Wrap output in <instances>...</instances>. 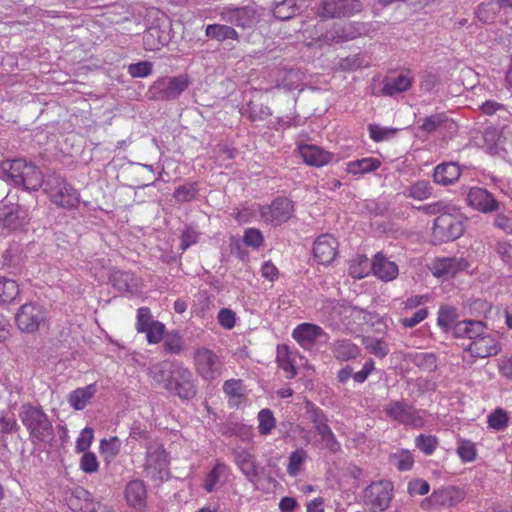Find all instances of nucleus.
Masks as SVG:
<instances>
[{"instance_id":"9","label":"nucleus","mask_w":512,"mask_h":512,"mask_svg":"<svg viewBox=\"0 0 512 512\" xmlns=\"http://www.w3.org/2000/svg\"><path fill=\"white\" fill-rule=\"evenodd\" d=\"M46 310L38 303L31 302L23 304L16 316L17 327L26 333H34L46 321Z\"/></svg>"},{"instance_id":"54","label":"nucleus","mask_w":512,"mask_h":512,"mask_svg":"<svg viewBox=\"0 0 512 512\" xmlns=\"http://www.w3.org/2000/svg\"><path fill=\"white\" fill-rule=\"evenodd\" d=\"M99 448L104 458L106 460H111L120 452V440L117 437L102 439Z\"/></svg>"},{"instance_id":"51","label":"nucleus","mask_w":512,"mask_h":512,"mask_svg":"<svg viewBox=\"0 0 512 512\" xmlns=\"http://www.w3.org/2000/svg\"><path fill=\"white\" fill-rule=\"evenodd\" d=\"M198 187L196 183H186L176 188L173 197L177 202H190L196 199Z\"/></svg>"},{"instance_id":"40","label":"nucleus","mask_w":512,"mask_h":512,"mask_svg":"<svg viewBox=\"0 0 512 512\" xmlns=\"http://www.w3.org/2000/svg\"><path fill=\"white\" fill-rule=\"evenodd\" d=\"M433 193V186L426 180H418L407 189V195L415 200L423 201Z\"/></svg>"},{"instance_id":"6","label":"nucleus","mask_w":512,"mask_h":512,"mask_svg":"<svg viewBox=\"0 0 512 512\" xmlns=\"http://www.w3.org/2000/svg\"><path fill=\"white\" fill-rule=\"evenodd\" d=\"M169 459L163 446L153 443L147 447L144 473L154 481L163 482L169 477Z\"/></svg>"},{"instance_id":"25","label":"nucleus","mask_w":512,"mask_h":512,"mask_svg":"<svg viewBox=\"0 0 512 512\" xmlns=\"http://www.w3.org/2000/svg\"><path fill=\"white\" fill-rule=\"evenodd\" d=\"M465 498V492L455 486L446 487L438 491H434L430 500L435 505L439 506H455Z\"/></svg>"},{"instance_id":"7","label":"nucleus","mask_w":512,"mask_h":512,"mask_svg":"<svg viewBox=\"0 0 512 512\" xmlns=\"http://www.w3.org/2000/svg\"><path fill=\"white\" fill-rule=\"evenodd\" d=\"M193 360L197 374L206 381L217 379L224 369V363L220 356L207 347L197 348Z\"/></svg>"},{"instance_id":"36","label":"nucleus","mask_w":512,"mask_h":512,"mask_svg":"<svg viewBox=\"0 0 512 512\" xmlns=\"http://www.w3.org/2000/svg\"><path fill=\"white\" fill-rule=\"evenodd\" d=\"M26 164L23 159L5 160L1 163V170L8 180L17 185Z\"/></svg>"},{"instance_id":"64","label":"nucleus","mask_w":512,"mask_h":512,"mask_svg":"<svg viewBox=\"0 0 512 512\" xmlns=\"http://www.w3.org/2000/svg\"><path fill=\"white\" fill-rule=\"evenodd\" d=\"M80 468L85 473H95L99 468L96 455L93 452H84L80 459Z\"/></svg>"},{"instance_id":"46","label":"nucleus","mask_w":512,"mask_h":512,"mask_svg":"<svg viewBox=\"0 0 512 512\" xmlns=\"http://www.w3.org/2000/svg\"><path fill=\"white\" fill-rule=\"evenodd\" d=\"M307 458L308 455L304 449L300 448L293 451L288 457L287 473L292 477H296Z\"/></svg>"},{"instance_id":"32","label":"nucleus","mask_w":512,"mask_h":512,"mask_svg":"<svg viewBox=\"0 0 512 512\" xmlns=\"http://www.w3.org/2000/svg\"><path fill=\"white\" fill-rule=\"evenodd\" d=\"M205 35L209 39L224 42L225 40H235L238 41L240 39L239 33L233 26L226 24H209L205 28Z\"/></svg>"},{"instance_id":"45","label":"nucleus","mask_w":512,"mask_h":512,"mask_svg":"<svg viewBox=\"0 0 512 512\" xmlns=\"http://www.w3.org/2000/svg\"><path fill=\"white\" fill-rule=\"evenodd\" d=\"M365 349L378 358H384L389 353V346L383 340L376 337H365L363 339Z\"/></svg>"},{"instance_id":"2","label":"nucleus","mask_w":512,"mask_h":512,"mask_svg":"<svg viewBox=\"0 0 512 512\" xmlns=\"http://www.w3.org/2000/svg\"><path fill=\"white\" fill-rule=\"evenodd\" d=\"M44 192L50 201L60 208L72 210L79 206V193L65 178L58 174L48 175Z\"/></svg>"},{"instance_id":"10","label":"nucleus","mask_w":512,"mask_h":512,"mask_svg":"<svg viewBox=\"0 0 512 512\" xmlns=\"http://www.w3.org/2000/svg\"><path fill=\"white\" fill-rule=\"evenodd\" d=\"M393 498V484L387 480H380L371 483L363 492V499L366 505L373 511H385Z\"/></svg>"},{"instance_id":"11","label":"nucleus","mask_w":512,"mask_h":512,"mask_svg":"<svg viewBox=\"0 0 512 512\" xmlns=\"http://www.w3.org/2000/svg\"><path fill=\"white\" fill-rule=\"evenodd\" d=\"M257 210L265 223L278 226L290 219L293 214V204L287 198L278 197L270 205H257Z\"/></svg>"},{"instance_id":"8","label":"nucleus","mask_w":512,"mask_h":512,"mask_svg":"<svg viewBox=\"0 0 512 512\" xmlns=\"http://www.w3.org/2000/svg\"><path fill=\"white\" fill-rule=\"evenodd\" d=\"M166 391L181 399H192L197 393V387L190 369L179 363L175 367L171 381L167 383Z\"/></svg>"},{"instance_id":"21","label":"nucleus","mask_w":512,"mask_h":512,"mask_svg":"<svg viewBox=\"0 0 512 512\" xmlns=\"http://www.w3.org/2000/svg\"><path fill=\"white\" fill-rule=\"evenodd\" d=\"M170 34L167 27L160 25L150 26L143 34V45L147 51H156L167 45Z\"/></svg>"},{"instance_id":"12","label":"nucleus","mask_w":512,"mask_h":512,"mask_svg":"<svg viewBox=\"0 0 512 512\" xmlns=\"http://www.w3.org/2000/svg\"><path fill=\"white\" fill-rule=\"evenodd\" d=\"M219 16L221 21L242 29L253 28L259 20L257 10L252 5L225 7L220 11Z\"/></svg>"},{"instance_id":"28","label":"nucleus","mask_w":512,"mask_h":512,"mask_svg":"<svg viewBox=\"0 0 512 512\" xmlns=\"http://www.w3.org/2000/svg\"><path fill=\"white\" fill-rule=\"evenodd\" d=\"M461 175V169L454 162L442 163L435 167L433 180L436 184L447 186L456 182Z\"/></svg>"},{"instance_id":"63","label":"nucleus","mask_w":512,"mask_h":512,"mask_svg":"<svg viewBox=\"0 0 512 512\" xmlns=\"http://www.w3.org/2000/svg\"><path fill=\"white\" fill-rule=\"evenodd\" d=\"M495 251L504 264L512 267V244L506 240H499L495 245Z\"/></svg>"},{"instance_id":"47","label":"nucleus","mask_w":512,"mask_h":512,"mask_svg":"<svg viewBox=\"0 0 512 512\" xmlns=\"http://www.w3.org/2000/svg\"><path fill=\"white\" fill-rule=\"evenodd\" d=\"M19 293V288L14 280L0 276V303L13 301Z\"/></svg>"},{"instance_id":"59","label":"nucleus","mask_w":512,"mask_h":512,"mask_svg":"<svg viewBox=\"0 0 512 512\" xmlns=\"http://www.w3.org/2000/svg\"><path fill=\"white\" fill-rule=\"evenodd\" d=\"M488 424L496 431H502L508 426V415L502 409H496L488 416Z\"/></svg>"},{"instance_id":"19","label":"nucleus","mask_w":512,"mask_h":512,"mask_svg":"<svg viewBox=\"0 0 512 512\" xmlns=\"http://www.w3.org/2000/svg\"><path fill=\"white\" fill-rule=\"evenodd\" d=\"M467 350L473 357L486 358L498 354L501 347L492 334L485 332L479 338L471 341Z\"/></svg>"},{"instance_id":"58","label":"nucleus","mask_w":512,"mask_h":512,"mask_svg":"<svg viewBox=\"0 0 512 512\" xmlns=\"http://www.w3.org/2000/svg\"><path fill=\"white\" fill-rule=\"evenodd\" d=\"M264 243V237L260 230L248 228L244 231L243 244L253 249H259Z\"/></svg>"},{"instance_id":"35","label":"nucleus","mask_w":512,"mask_h":512,"mask_svg":"<svg viewBox=\"0 0 512 512\" xmlns=\"http://www.w3.org/2000/svg\"><path fill=\"white\" fill-rule=\"evenodd\" d=\"M499 12L497 0H485L477 6L475 15L483 24H492L496 21Z\"/></svg>"},{"instance_id":"33","label":"nucleus","mask_w":512,"mask_h":512,"mask_svg":"<svg viewBox=\"0 0 512 512\" xmlns=\"http://www.w3.org/2000/svg\"><path fill=\"white\" fill-rule=\"evenodd\" d=\"M333 356L340 361L355 359L360 354L359 347L348 339L335 341L331 346Z\"/></svg>"},{"instance_id":"53","label":"nucleus","mask_w":512,"mask_h":512,"mask_svg":"<svg viewBox=\"0 0 512 512\" xmlns=\"http://www.w3.org/2000/svg\"><path fill=\"white\" fill-rule=\"evenodd\" d=\"M304 408L309 421L313 424V427L323 424L324 422H328V418L325 412L316 406L313 402L305 401Z\"/></svg>"},{"instance_id":"22","label":"nucleus","mask_w":512,"mask_h":512,"mask_svg":"<svg viewBox=\"0 0 512 512\" xmlns=\"http://www.w3.org/2000/svg\"><path fill=\"white\" fill-rule=\"evenodd\" d=\"M27 221V214L19 207L3 206L0 208V228L8 231L16 230Z\"/></svg>"},{"instance_id":"38","label":"nucleus","mask_w":512,"mask_h":512,"mask_svg":"<svg viewBox=\"0 0 512 512\" xmlns=\"http://www.w3.org/2000/svg\"><path fill=\"white\" fill-rule=\"evenodd\" d=\"M407 359L417 367L425 371H433L437 367V359L433 353L415 352L410 353Z\"/></svg>"},{"instance_id":"41","label":"nucleus","mask_w":512,"mask_h":512,"mask_svg":"<svg viewBox=\"0 0 512 512\" xmlns=\"http://www.w3.org/2000/svg\"><path fill=\"white\" fill-rule=\"evenodd\" d=\"M20 430L15 414L7 411H0V436L12 435Z\"/></svg>"},{"instance_id":"17","label":"nucleus","mask_w":512,"mask_h":512,"mask_svg":"<svg viewBox=\"0 0 512 512\" xmlns=\"http://www.w3.org/2000/svg\"><path fill=\"white\" fill-rule=\"evenodd\" d=\"M297 151L305 164L317 168L331 163L335 157L333 153L314 144H300Z\"/></svg>"},{"instance_id":"39","label":"nucleus","mask_w":512,"mask_h":512,"mask_svg":"<svg viewBox=\"0 0 512 512\" xmlns=\"http://www.w3.org/2000/svg\"><path fill=\"white\" fill-rule=\"evenodd\" d=\"M228 470L229 469L226 464L217 463L205 477L204 489L207 492H212L213 490H215L220 482V479L227 475Z\"/></svg>"},{"instance_id":"42","label":"nucleus","mask_w":512,"mask_h":512,"mask_svg":"<svg viewBox=\"0 0 512 512\" xmlns=\"http://www.w3.org/2000/svg\"><path fill=\"white\" fill-rule=\"evenodd\" d=\"M369 136L374 142H383L394 138L399 129L384 127L376 123L368 125Z\"/></svg>"},{"instance_id":"56","label":"nucleus","mask_w":512,"mask_h":512,"mask_svg":"<svg viewBox=\"0 0 512 512\" xmlns=\"http://www.w3.org/2000/svg\"><path fill=\"white\" fill-rule=\"evenodd\" d=\"M302 81L301 72L297 69H289L285 72L281 84L278 87H282L286 90L297 89Z\"/></svg>"},{"instance_id":"4","label":"nucleus","mask_w":512,"mask_h":512,"mask_svg":"<svg viewBox=\"0 0 512 512\" xmlns=\"http://www.w3.org/2000/svg\"><path fill=\"white\" fill-rule=\"evenodd\" d=\"M191 81L187 75L166 76L157 79L150 87L151 99L170 101L180 97Z\"/></svg>"},{"instance_id":"26","label":"nucleus","mask_w":512,"mask_h":512,"mask_svg":"<svg viewBox=\"0 0 512 512\" xmlns=\"http://www.w3.org/2000/svg\"><path fill=\"white\" fill-rule=\"evenodd\" d=\"M233 454L237 467L250 482H255L258 479L259 471L254 457L244 449H237Z\"/></svg>"},{"instance_id":"62","label":"nucleus","mask_w":512,"mask_h":512,"mask_svg":"<svg viewBox=\"0 0 512 512\" xmlns=\"http://www.w3.org/2000/svg\"><path fill=\"white\" fill-rule=\"evenodd\" d=\"M153 321L148 307H140L137 310L136 330L138 333H144L145 330H148L150 323Z\"/></svg>"},{"instance_id":"16","label":"nucleus","mask_w":512,"mask_h":512,"mask_svg":"<svg viewBox=\"0 0 512 512\" xmlns=\"http://www.w3.org/2000/svg\"><path fill=\"white\" fill-rule=\"evenodd\" d=\"M338 254V241L330 234L320 235L314 242L313 255L319 264L333 262Z\"/></svg>"},{"instance_id":"49","label":"nucleus","mask_w":512,"mask_h":512,"mask_svg":"<svg viewBox=\"0 0 512 512\" xmlns=\"http://www.w3.org/2000/svg\"><path fill=\"white\" fill-rule=\"evenodd\" d=\"M457 454L463 462H472L476 459L477 450L471 440L459 438L457 441Z\"/></svg>"},{"instance_id":"15","label":"nucleus","mask_w":512,"mask_h":512,"mask_svg":"<svg viewBox=\"0 0 512 512\" xmlns=\"http://www.w3.org/2000/svg\"><path fill=\"white\" fill-rule=\"evenodd\" d=\"M470 267V263L463 257H443L436 258L430 270L437 278L449 279L462 271H466Z\"/></svg>"},{"instance_id":"52","label":"nucleus","mask_w":512,"mask_h":512,"mask_svg":"<svg viewBox=\"0 0 512 512\" xmlns=\"http://www.w3.org/2000/svg\"><path fill=\"white\" fill-rule=\"evenodd\" d=\"M438 443V438L433 435L420 434L415 438V446L425 455L433 454Z\"/></svg>"},{"instance_id":"5","label":"nucleus","mask_w":512,"mask_h":512,"mask_svg":"<svg viewBox=\"0 0 512 512\" xmlns=\"http://www.w3.org/2000/svg\"><path fill=\"white\" fill-rule=\"evenodd\" d=\"M464 233V224L461 217L451 213H442L434 220L432 228V242L442 244L454 241Z\"/></svg>"},{"instance_id":"27","label":"nucleus","mask_w":512,"mask_h":512,"mask_svg":"<svg viewBox=\"0 0 512 512\" xmlns=\"http://www.w3.org/2000/svg\"><path fill=\"white\" fill-rule=\"evenodd\" d=\"M113 286L119 291L136 294L140 291V279L130 271H114L111 275Z\"/></svg>"},{"instance_id":"24","label":"nucleus","mask_w":512,"mask_h":512,"mask_svg":"<svg viewBox=\"0 0 512 512\" xmlns=\"http://www.w3.org/2000/svg\"><path fill=\"white\" fill-rule=\"evenodd\" d=\"M124 493L126 501L131 507L141 509L145 506L147 490L143 480L135 479L128 482Z\"/></svg>"},{"instance_id":"14","label":"nucleus","mask_w":512,"mask_h":512,"mask_svg":"<svg viewBox=\"0 0 512 512\" xmlns=\"http://www.w3.org/2000/svg\"><path fill=\"white\" fill-rule=\"evenodd\" d=\"M466 203L484 214H490L499 209L500 203L495 199L494 195L487 189L482 187H471L466 193Z\"/></svg>"},{"instance_id":"34","label":"nucleus","mask_w":512,"mask_h":512,"mask_svg":"<svg viewBox=\"0 0 512 512\" xmlns=\"http://www.w3.org/2000/svg\"><path fill=\"white\" fill-rule=\"evenodd\" d=\"M380 165L379 159L367 157L348 162L346 171L352 175H363L377 170Z\"/></svg>"},{"instance_id":"44","label":"nucleus","mask_w":512,"mask_h":512,"mask_svg":"<svg viewBox=\"0 0 512 512\" xmlns=\"http://www.w3.org/2000/svg\"><path fill=\"white\" fill-rule=\"evenodd\" d=\"M298 11L296 0H283L275 5L273 15L279 20H288L294 17Z\"/></svg>"},{"instance_id":"13","label":"nucleus","mask_w":512,"mask_h":512,"mask_svg":"<svg viewBox=\"0 0 512 512\" xmlns=\"http://www.w3.org/2000/svg\"><path fill=\"white\" fill-rule=\"evenodd\" d=\"M363 8L360 0H323L318 13L322 18L350 17Z\"/></svg>"},{"instance_id":"61","label":"nucleus","mask_w":512,"mask_h":512,"mask_svg":"<svg viewBox=\"0 0 512 512\" xmlns=\"http://www.w3.org/2000/svg\"><path fill=\"white\" fill-rule=\"evenodd\" d=\"M447 121V118L444 114H435L423 119L422 125L420 126L421 130L426 133H432L437 128H439L442 124Z\"/></svg>"},{"instance_id":"30","label":"nucleus","mask_w":512,"mask_h":512,"mask_svg":"<svg viewBox=\"0 0 512 512\" xmlns=\"http://www.w3.org/2000/svg\"><path fill=\"white\" fill-rule=\"evenodd\" d=\"M97 392L95 383L71 391L67 397L68 403L75 410H83Z\"/></svg>"},{"instance_id":"48","label":"nucleus","mask_w":512,"mask_h":512,"mask_svg":"<svg viewBox=\"0 0 512 512\" xmlns=\"http://www.w3.org/2000/svg\"><path fill=\"white\" fill-rule=\"evenodd\" d=\"M163 348L169 354H180L183 351V338L178 331H170L163 337Z\"/></svg>"},{"instance_id":"23","label":"nucleus","mask_w":512,"mask_h":512,"mask_svg":"<svg viewBox=\"0 0 512 512\" xmlns=\"http://www.w3.org/2000/svg\"><path fill=\"white\" fill-rule=\"evenodd\" d=\"M371 269L375 276L388 282L398 276V266L395 262L389 261L381 252L374 256Z\"/></svg>"},{"instance_id":"3","label":"nucleus","mask_w":512,"mask_h":512,"mask_svg":"<svg viewBox=\"0 0 512 512\" xmlns=\"http://www.w3.org/2000/svg\"><path fill=\"white\" fill-rule=\"evenodd\" d=\"M386 416L398 424L422 428L426 423V412L404 400H391L384 407Z\"/></svg>"},{"instance_id":"31","label":"nucleus","mask_w":512,"mask_h":512,"mask_svg":"<svg viewBox=\"0 0 512 512\" xmlns=\"http://www.w3.org/2000/svg\"><path fill=\"white\" fill-rule=\"evenodd\" d=\"M179 362L162 361L149 369V375L155 383L161 385L165 390L167 383L171 381L175 367Z\"/></svg>"},{"instance_id":"1","label":"nucleus","mask_w":512,"mask_h":512,"mask_svg":"<svg viewBox=\"0 0 512 512\" xmlns=\"http://www.w3.org/2000/svg\"><path fill=\"white\" fill-rule=\"evenodd\" d=\"M19 418L27 429L32 442L50 443L54 439L52 422L42 408L30 403L22 404Z\"/></svg>"},{"instance_id":"29","label":"nucleus","mask_w":512,"mask_h":512,"mask_svg":"<svg viewBox=\"0 0 512 512\" xmlns=\"http://www.w3.org/2000/svg\"><path fill=\"white\" fill-rule=\"evenodd\" d=\"M43 184L45 185V182L40 169L33 163L27 162L17 186L22 185L25 190L37 191Z\"/></svg>"},{"instance_id":"18","label":"nucleus","mask_w":512,"mask_h":512,"mask_svg":"<svg viewBox=\"0 0 512 512\" xmlns=\"http://www.w3.org/2000/svg\"><path fill=\"white\" fill-rule=\"evenodd\" d=\"M413 83L410 70H403L395 75L387 76L382 81L381 93L385 96H396L409 90Z\"/></svg>"},{"instance_id":"43","label":"nucleus","mask_w":512,"mask_h":512,"mask_svg":"<svg viewBox=\"0 0 512 512\" xmlns=\"http://www.w3.org/2000/svg\"><path fill=\"white\" fill-rule=\"evenodd\" d=\"M257 419L258 431L262 436L269 435L276 427V419L273 415V412L268 408L261 409L258 412Z\"/></svg>"},{"instance_id":"57","label":"nucleus","mask_w":512,"mask_h":512,"mask_svg":"<svg viewBox=\"0 0 512 512\" xmlns=\"http://www.w3.org/2000/svg\"><path fill=\"white\" fill-rule=\"evenodd\" d=\"M437 323L443 331L450 332L456 323L454 310L451 308H440Z\"/></svg>"},{"instance_id":"60","label":"nucleus","mask_w":512,"mask_h":512,"mask_svg":"<svg viewBox=\"0 0 512 512\" xmlns=\"http://www.w3.org/2000/svg\"><path fill=\"white\" fill-rule=\"evenodd\" d=\"M153 64L149 61H140L128 66V73L134 78H144L152 73Z\"/></svg>"},{"instance_id":"50","label":"nucleus","mask_w":512,"mask_h":512,"mask_svg":"<svg viewBox=\"0 0 512 512\" xmlns=\"http://www.w3.org/2000/svg\"><path fill=\"white\" fill-rule=\"evenodd\" d=\"M278 366L287 373L288 378H293L297 374L293 360L289 357L286 347L277 348Z\"/></svg>"},{"instance_id":"20","label":"nucleus","mask_w":512,"mask_h":512,"mask_svg":"<svg viewBox=\"0 0 512 512\" xmlns=\"http://www.w3.org/2000/svg\"><path fill=\"white\" fill-rule=\"evenodd\" d=\"M324 335L323 329L312 323L299 324L292 332V337L303 348H310L318 338Z\"/></svg>"},{"instance_id":"55","label":"nucleus","mask_w":512,"mask_h":512,"mask_svg":"<svg viewBox=\"0 0 512 512\" xmlns=\"http://www.w3.org/2000/svg\"><path fill=\"white\" fill-rule=\"evenodd\" d=\"M144 333H146V339L149 344H157L164 337L165 325L160 321L154 320Z\"/></svg>"},{"instance_id":"37","label":"nucleus","mask_w":512,"mask_h":512,"mask_svg":"<svg viewBox=\"0 0 512 512\" xmlns=\"http://www.w3.org/2000/svg\"><path fill=\"white\" fill-rule=\"evenodd\" d=\"M389 463L399 471H408L414 465V457L409 450L399 449L389 455Z\"/></svg>"}]
</instances>
